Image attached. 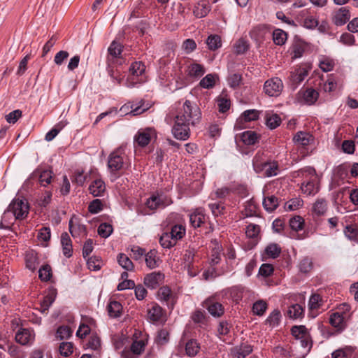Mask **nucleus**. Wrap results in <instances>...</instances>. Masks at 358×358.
Returning a JSON list of instances; mask_svg holds the SVG:
<instances>
[{
    "label": "nucleus",
    "mask_w": 358,
    "mask_h": 358,
    "mask_svg": "<svg viewBox=\"0 0 358 358\" xmlns=\"http://www.w3.org/2000/svg\"><path fill=\"white\" fill-rule=\"evenodd\" d=\"M125 157L124 149L122 146L112 152L108 158V167L111 173L120 171L124 166Z\"/></svg>",
    "instance_id": "3"
},
{
    "label": "nucleus",
    "mask_w": 358,
    "mask_h": 358,
    "mask_svg": "<svg viewBox=\"0 0 358 358\" xmlns=\"http://www.w3.org/2000/svg\"><path fill=\"white\" fill-rule=\"evenodd\" d=\"M8 352L12 357V358L25 357L24 353L22 352L20 349L15 345H11L8 346Z\"/></svg>",
    "instance_id": "63"
},
{
    "label": "nucleus",
    "mask_w": 358,
    "mask_h": 358,
    "mask_svg": "<svg viewBox=\"0 0 358 358\" xmlns=\"http://www.w3.org/2000/svg\"><path fill=\"white\" fill-rule=\"evenodd\" d=\"M164 273L159 271L152 272L144 277L143 282L148 288L154 289L160 286L164 282Z\"/></svg>",
    "instance_id": "8"
},
{
    "label": "nucleus",
    "mask_w": 358,
    "mask_h": 358,
    "mask_svg": "<svg viewBox=\"0 0 358 358\" xmlns=\"http://www.w3.org/2000/svg\"><path fill=\"white\" fill-rule=\"evenodd\" d=\"M86 345L88 348L94 350H98L101 347V340L98 336L92 335Z\"/></svg>",
    "instance_id": "61"
},
{
    "label": "nucleus",
    "mask_w": 358,
    "mask_h": 358,
    "mask_svg": "<svg viewBox=\"0 0 358 358\" xmlns=\"http://www.w3.org/2000/svg\"><path fill=\"white\" fill-rule=\"evenodd\" d=\"M15 220H18L17 218L13 214L12 211L7 209L1 217L0 228L10 229Z\"/></svg>",
    "instance_id": "19"
},
{
    "label": "nucleus",
    "mask_w": 358,
    "mask_h": 358,
    "mask_svg": "<svg viewBox=\"0 0 358 358\" xmlns=\"http://www.w3.org/2000/svg\"><path fill=\"white\" fill-rule=\"evenodd\" d=\"M160 245L164 248H170L176 244V241L173 239L168 232L164 233L159 238Z\"/></svg>",
    "instance_id": "42"
},
{
    "label": "nucleus",
    "mask_w": 358,
    "mask_h": 358,
    "mask_svg": "<svg viewBox=\"0 0 358 358\" xmlns=\"http://www.w3.org/2000/svg\"><path fill=\"white\" fill-rule=\"evenodd\" d=\"M304 225V220L302 217L297 215L289 220V226L292 229L298 231L303 229Z\"/></svg>",
    "instance_id": "47"
},
{
    "label": "nucleus",
    "mask_w": 358,
    "mask_h": 358,
    "mask_svg": "<svg viewBox=\"0 0 358 358\" xmlns=\"http://www.w3.org/2000/svg\"><path fill=\"white\" fill-rule=\"evenodd\" d=\"M106 190V185L101 179H95L89 187L90 193L94 196H101Z\"/></svg>",
    "instance_id": "16"
},
{
    "label": "nucleus",
    "mask_w": 358,
    "mask_h": 358,
    "mask_svg": "<svg viewBox=\"0 0 358 358\" xmlns=\"http://www.w3.org/2000/svg\"><path fill=\"white\" fill-rule=\"evenodd\" d=\"M118 264L125 270L131 271L134 264L130 259L124 254L120 253L117 257Z\"/></svg>",
    "instance_id": "43"
},
{
    "label": "nucleus",
    "mask_w": 358,
    "mask_h": 358,
    "mask_svg": "<svg viewBox=\"0 0 358 358\" xmlns=\"http://www.w3.org/2000/svg\"><path fill=\"white\" fill-rule=\"evenodd\" d=\"M215 76L213 74H208L201 80L199 85L205 89L212 88L215 85Z\"/></svg>",
    "instance_id": "53"
},
{
    "label": "nucleus",
    "mask_w": 358,
    "mask_h": 358,
    "mask_svg": "<svg viewBox=\"0 0 358 358\" xmlns=\"http://www.w3.org/2000/svg\"><path fill=\"white\" fill-rule=\"evenodd\" d=\"M211 9L208 0H199L193 9V14L197 18L204 17Z\"/></svg>",
    "instance_id": "11"
},
{
    "label": "nucleus",
    "mask_w": 358,
    "mask_h": 358,
    "mask_svg": "<svg viewBox=\"0 0 358 358\" xmlns=\"http://www.w3.org/2000/svg\"><path fill=\"white\" fill-rule=\"evenodd\" d=\"M108 52L107 62L108 66L113 64L121 65L123 63V59L120 57L122 52V45L120 43L113 41L108 49Z\"/></svg>",
    "instance_id": "6"
},
{
    "label": "nucleus",
    "mask_w": 358,
    "mask_h": 358,
    "mask_svg": "<svg viewBox=\"0 0 358 358\" xmlns=\"http://www.w3.org/2000/svg\"><path fill=\"white\" fill-rule=\"evenodd\" d=\"M344 233L349 239L358 243V225H348L344 230Z\"/></svg>",
    "instance_id": "39"
},
{
    "label": "nucleus",
    "mask_w": 358,
    "mask_h": 358,
    "mask_svg": "<svg viewBox=\"0 0 358 358\" xmlns=\"http://www.w3.org/2000/svg\"><path fill=\"white\" fill-rule=\"evenodd\" d=\"M294 143L298 145L306 146L313 142V137L309 133L298 131L293 138Z\"/></svg>",
    "instance_id": "18"
},
{
    "label": "nucleus",
    "mask_w": 358,
    "mask_h": 358,
    "mask_svg": "<svg viewBox=\"0 0 358 358\" xmlns=\"http://www.w3.org/2000/svg\"><path fill=\"white\" fill-rule=\"evenodd\" d=\"M296 20L301 25L308 29H314L318 26L317 19L310 15L308 9L300 11L296 16Z\"/></svg>",
    "instance_id": "7"
},
{
    "label": "nucleus",
    "mask_w": 358,
    "mask_h": 358,
    "mask_svg": "<svg viewBox=\"0 0 358 358\" xmlns=\"http://www.w3.org/2000/svg\"><path fill=\"white\" fill-rule=\"evenodd\" d=\"M69 230L72 236L75 237L79 234L87 235L86 227L84 224H73V221L69 222Z\"/></svg>",
    "instance_id": "37"
},
{
    "label": "nucleus",
    "mask_w": 358,
    "mask_h": 358,
    "mask_svg": "<svg viewBox=\"0 0 358 358\" xmlns=\"http://www.w3.org/2000/svg\"><path fill=\"white\" fill-rule=\"evenodd\" d=\"M249 48V45L246 40L243 38L238 39L234 44V49L236 54L245 53Z\"/></svg>",
    "instance_id": "55"
},
{
    "label": "nucleus",
    "mask_w": 358,
    "mask_h": 358,
    "mask_svg": "<svg viewBox=\"0 0 358 358\" xmlns=\"http://www.w3.org/2000/svg\"><path fill=\"white\" fill-rule=\"evenodd\" d=\"M59 351L62 356L69 357L73 352V344L71 342H62L59 345Z\"/></svg>",
    "instance_id": "44"
},
{
    "label": "nucleus",
    "mask_w": 358,
    "mask_h": 358,
    "mask_svg": "<svg viewBox=\"0 0 358 358\" xmlns=\"http://www.w3.org/2000/svg\"><path fill=\"white\" fill-rule=\"evenodd\" d=\"M313 269V262L310 258L305 257L299 263V270L303 273H308Z\"/></svg>",
    "instance_id": "60"
},
{
    "label": "nucleus",
    "mask_w": 358,
    "mask_h": 358,
    "mask_svg": "<svg viewBox=\"0 0 358 358\" xmlns=\"http://www.w3.org/2000/svg\"><path fill=\"white\" fill-rule=\"evenodd\" d=\"M61 243L62 245L63 254L66 257L72 255V243L69 235L66 232H64L61 235Z\"/></svg>",
    "instance_id": "20"
},
{
    "label": "nucleus",
    "mask_w": 358,
    "mask_h": 358,
    "mask_svg": "<svg viewBox=\"0 0 358 358\" xmlns=\"http://www.w3.org/2000/svg\"><path fill=\"white\" fill-rule=\"evenodd\" d=\"M205 73L203 66L199 64H192L188 66V75L191 77H201Z\"/></svg>",
    "instance_id": "38"
},
{
    "label": "nucleus",
    "mask_w": 358,
    "mask_h": 358,
    "mask_svg": "<svg viewBox=\"0 0 358 358\" xmlns=\"http://www.w3.org/2000/svg\"><path fill=\"white\" fill-rule=\"evenodd\" d=\"M204 307L206 308L209 313L214 317H220L224 313L222 305L220 303L213 301L212 299L206 300Z\"/></svg>",
    "instance_id": "13"
},
{
    "label": "nucleus",
    "mask_w": 358,
    "mask_h": 358,
    "mask_svg": "<svg viewBox=\"0 0 358 358\" xmlns=\"http://www.w3.org/2000/svg\"><path fill=\"white\" fill-rule=\"evenodd\" d=\"M145 71V66L141 62H135L129 68L131 75L134 77L142 76Z\"/></svg>",
    "instance_id": "36"
},
{
    "label": "nucleus",
    "mask_w": 358,
    "mask_h": 358,
    "mask_svg": "<svg viewBox=\"0 0 358 358\" xmlns=\"http://www.w3.org/2000/svg\"><path fill=\"white\" fill-rule=\"evenodd\" d=\"M355 349L351 346H346L343 348L338 349L332 352V358H350L354 352Z\"/></svg>",
    "instance_id": "28"
},
{
    "label": "nucleus",
    "mask_w": 358,
    "mask_h": 358,
    "mask_svg": "<svg viewBox=\"0 0 358 358\" xmlns=\"http://www.w3.org/2000/svg\"><path fill=\"white\" fill-rule=\"evenodd\" d=\"M108 314L112 317H118L122 311V304L116 301H112L108 306Z\"/></svg>",
    "instance_id": "31"
},
{
    "label": "nucleus",
    "mask_w": 358,
    "mask_h": 358,
    "mask_svg": "<svg viewBox=\"0 0 358 358\" xmlns=\"http://www.w3.org/2000/svg\"><path fill=\"white\" fill-rule=\"evenodd\" d=\"M56 298V292L55 290H51L48 294L45 296L43 301L41 302V311L45 313L50 306L53 303Z\"/></svg>",
    "instance_id": "26"
},
{
    "label": "nucleus",
    "mask_w": 358,
    "mask_h": 358,
    "mask_svg": "<svg viewBox=\"0 0 358 358\" xmlns=\"http://www.w3.org/2000/svg\"><path fill=\"white\" fill-rule=\"evenodd\" d=\"M259 137L253 131H244L241 135L242 141L248 145L255 144L258 141Z\"/></svg>",
    "instance_id": "33"
},
{
    "label": "nucleus",
    "mask_w": 358,
    "mask_h": 358,
    "mask_svg": "<svg viewBox=\"0 0 358 358\" xmlns=\"http://www.w3.org/2000/svg\"><path fill=\"white\" fill-rule=\"evenodd\" d=\"M320 68L324 72H329L334 69L335 62L334 59L325 57L320 61Z\"/></svg>",
    "instance_id": "46"
},
{
    "label": "nucleus",
    "mask_w": 358,
    "mask_h": 358,
    "mask_svg": "<svg viewBox=\"0 0 358 358\" xmlns=\"http://www.w3.org/2000/svg\"><path fill=\"white\" fill-rule=\"evenodd\" d=\"M281 314L278 310H274L266 320L270 326H277L280 321Z\"/></svg>",
    "instance_id": "58"
},
{
    "label": "nucleus",
    "mask_w": 358,
    "mask_h": 358,
    "mask_svg": "<svg viewBox=\"0 0 358 358\" xmlns=\"http://www.w3.org/2000/svg\"><path fill=\"white\" fill-rule=\"evenodd\" d=\"M330 324L339 330L343 329L345 327V317L343 313L336 312L332 313L329 317Z\"/></svg>",
    "instance_id": "21"
},
{
    "label": "nucleus",
    "mask_w": 358,
    "mask_h": 358,
    "mask_svg": "<svg viewBox=\"0 0 358 358\" xmlns=\"http://www.w3.org/2000/svg\"><path fill=\"white\" fill-rule=\"evenodd\" d=\"M144 257L146 266L150 269H153L158 266L159 259L157 257V251L156 250H150L145 253Z\"/></svg>",
    "instance_id": "22"
},
{
    "label": "nucleus",
    "mask_w": 358,
    "mask_h": 358,
    "mask_svg": "<svg viewBox=\"0 0 358 358\" xmlns=\"http://www.w3.org/2000/svg\"><path fill=\"white\" fill-rule=\"evenodd\" d=\"M308 74V70L306 68H299L291 72L289 80L295 86L301 83Z\"/></svg>",
    "instance_id": "17"
},
{
    "label": "nucleus",
    "mask_w": 358,
    "mask_h": 358,
    "mask_svg": "<svg viewBox=\"0 0 358 358\" xmlns=\"http://www.w3.org/2000/svg\"><path fill=\"white\" fill-rule=\"evenodd\" d=\"M145 343L143 340L135 341L131 344L130 349L138 357L145 349Z\"/></svg>",
    "instance_id": "59"
},
{
    "label": "nucleus",
    "mask_w": 358,
    "mask_h": 358,
    "mask_svg": "<svg viewBox=\"0 0 358 358\" xmlns=\"http://www.w3.org/2000/svg\"><path fill=\"white\" fill-rule=\"evenodd\" d=\"M273 39L276 45H282L287 39V34L280 29H276L273 33Z\"/></svg>",
    "instance_id": "50"
},
{
    "label": "nucleus",
    "mask_w": 358,
    "mask_h": 358,
    "mask_svg": "<svg viewBox=\"0 0 358 358\" xmlns=\"http://www.w3.org/2000/svg\"><path fill=\"white\" fill-rule=\"evenodd\" d=\"M328 210V201L324 198H317L312 204L311 215L313 217L325 215Z\"/></svg>",
    "instance_id": "9"
},
{
    "label": "nucleus",
    "mask_w": 358,
    "mask_h": 358,
    "mask_svg": "<svg viewBox=\"0 0 358 358\" xmlns=\"http://www.w3.org/2000/svg\"><path fill=\"white\" fill-rule=\"evenodd\" d=\"M67 124L66 122H59L55 127L48 131L45 137L47 141H51L59 134V132Z\"/></svg>",
    "instance_id": "41"
},
{
    "label": "nucleus",
    "mask_w": 358,
    "mask_h": 358,
    "mask_svg": "<svg viewBox=\"0 0 358 358\" xmlns=\"http://www.w3.org/2000/svg\"><path fill=\"white\" fill-rule=\"evenodd\" d=\"M319 93L314 89H307L303 93L304 101L308 105L313 104L318 99Z\"/></svg>",
    "instance_id": "32"
},
{
    "label": "nucleus",
    "mask_w": 358,
    "mask_h": 358,
    "mask_svg": "<svg viewBox=\"0 0 358 358\" xmlns=\"http://www.w3.org/2000/svg\"><path fill=\"white\" fill-rule=\"evenodd\" d=\"M304 310L299 304H293L290 306L287 311V315L289 318L297 319L303 315Z\"/></svg>",
    "instance_id": "30"
},
{
    "label": "nucleus",
    "mask_w": 358,
    "mask_h": 358,
    "mask_svg": "<svg viewBox=\"0 0 358 358\" xmlns=\"http://www.w3.org/2000/svg\"><path fill=\"white\" fill-rule=\"evenodd\" d=\"M39 278L42 281H48L52 276V269L50 265H43L38 271Z\"/></svg>",
    "instance_id": "54"
},
{
    "label": "nucleus",
    "mask_w": 358,
    "mask_h": 358,
    "mask_svg": "<svg viewBox=\"0 0 358 358\" xmlns=\"http://www.w3.org/2000/svg\"><path fill=\"white\" fill-rule=\"evenodd\" d=\"M266 125L271 129H275L281 122V118L277 114L267 113L266 115Z\"/></svg>",
    "instance_id": "40"
},
{
    "label": "nucleus",
    "mask_w": 358,
    "mask_h": 358,
    "mask_svg": "<svg viewBox=\"0 0 358 358\" xmlns=\"http://www.w3.org/2000/svg\"><path fill=\"white\" fill-rule=\"evenodd\" d=\"M152 133V129L150 128L140 130L135 136L134 140L138 145L145 147L150 143Z\"/></svg>",
    "instance_id": "14"
},
{
    "label": "nucleus",
    "mask_w": 358,
    "mask_h": 358,
    "mask_svg": "<svg viewBox=\"0 0 358 358\" xmlns=\"http://www.w3.org/2000/svg\"><path fill=\"white\" fill-rule=\"evenodd\" d=\"M113 229L111 224L102 223L98 227V234L102 238H108L113 232Z\"/></svg>",
    "instance_id": "49"
},
{
    "label": "nucleus",
    "mask_w": 358,
    "mask_h": 358,
    "mask_svg": "<svg viewBox=\"0 0 358 358\" xmlns=\"http://www.w3.org/2000/svg\"><path fill=\"white\" fill-rule=\"evenodd\" d=\"M267 308V304L265 301L260 300L255 302L252 306V311L254 314L257 315H262Z\"/></svg>",
    "instance_id": "57"
},
{
    "label": "nucleus",
    "mask_w": 358,
    "mask_h": 358,
    "mask_svg": "<svg viewBox=\"0 0 358 358\" xmlns=\"http://www.w3.org/2000/svg\"><path fill=\"white\" fill-rule=\"evenodd\" d=\"M350 13L345 7H342L335 12L332 21L336 26L345 24L350 19Z\"/></svg>",
    "instance_id": "12"
},
{
    "label": "nucleus",
    "mask_w": 358,
    "mask_h": 358,
    "mask_svg": "<svg viewBox=\"0 0 358 358\" xmlns=\"http://www.w3.org/2000/svg\"><path fill=\"white\" fill-rule=\"evenodd\" d=\"M264 176L271 177L277 176L279 172V166L277 162H267L264 166Z\"/></svg>",
    "instance_id": "27"
},
{
    "label": "nucleus",
    "mask_w": 358,
    "mask_h": 358,
    "mask_svg": "<svg viewBox=\"0 0 358 358\" xmlns=\"http://www.w3.org/2000/svg\"><path fill=\"white\" fill-rule=\"evenodd\" d=\"M143 105L144 101L142 99L137 104L131 103L130 108L131 110L130 113H132L133 115H137L146 111L149 107L148 106L144 107Z\"/></svg>",
    "instance_id": "51"
},
{
    "label": "nucleus",
    "mask_w": 358,
    "mask_h": 358,
    "mask_svg": "<svg viewBox=\"0 0 358 358\" xmlns=\"http://www.w3.org/2000/svg\"><path fill=\"white\" fill-rule=\"evenodd\" d=\"M283 90V83L282 80L274 77L267 80L264 85V91L269 96H279Z\"/></svg>",
    "instance_id": "5"
},
{
    "label": "nucleus",
    "mask_w": 358,
    "mask_h": 358,
    "mask_svg": "<svg viewBox=\"0 0 358 358\" xmlns=\"http://www.w3.org/2000/svg\"><path fill=\"white\" fill-rule=\"evenodd\" d=\"M298 176L303 177L304 181L301 184V191L307 195H315L320 190V179L313 167H305L298 171Z\"/></svg>",
    "instance_id": "2"
},
{
    "label": "nucleus",
    "mask_w": 358,
    "mask_h": 358,
    "mask_svg": "<svg viewBox=\"0 0 358 358\" xmlns=\"http://www.w3.org/2000/svg\"><path fill=\"white\" fill-rule=\"evenodd\" d=\"M8 209L12 211L13 214L20 220L27 217L29 208L25 200L15 199L8 206Z\"/></svg>",
    "instance_id": "4"
},
{
    "label": "nucleus",
    "mask_w": 358,
    "mask_h": 358,
    "mask_svg": "<svg viewBox=\"0 0 358 358\" xmlns=\"http://www.w3.org/2000/svg\"><path fill=\"white\" fill-rule=\"evenodd\" d=\"M252 351V346L250 345H241L236 353V358H245Z\"/></svg>",
    "instance_id": "64"
},
{
    "label": "nucleus",
    "mask_w": 358,
    "mask_h": 358,
    "mask_svg": "<svg viewBox=\"0 0 358 358\" xmlns=\"http://www.w3.org/2000/svg\"><path fill=\"white\" fill-rule=\"evenodd\" d=\"M291 332L292 336L298 340L308 334L307 329L304 326H294L292 328Z\"/></svg>",
    "instance_id": "52"
},
{
    "label": "nucleus",
    "mask_w": 358,
    "mask_h": 358,
    "mask_svg": "<svg viewBox=\"0 0 358 358\" xmlns=\"http://www.w3.org/2000/svg\"><path fill=\"white\" fill-rule=\"evenodd\" d=\"M34 340V335L28 329L20 328L15 334V341L18 343L24 345Z\"/></svg>",
    "instance_id": "15"
},
{
    "label": "nucleus",
    "mask_w": 358,
    "mask_h": 358,
    "mask_svg": "<svg viewBox=\"0 0 358 358\" xmlns=\"http://www.w3.org/2000/svg\"><path fill=\"white\" fill-rule=\"evenodd\" d=\"M263 153L257 152L253 158L252 164L256 173H260L264 171V166L267 163Z\"/></svg>",
    "instance_id": "25"
},
{
    "label": "nucleus",
    "mask_w": 358,
    "mask_h": 358,
    "mask_svg": "<svg viewBox=\"0 0 358 358\" xmlns=\"http://www.w3.org/2000/svg\"><path fill=\"white\" fill-rule=\"evenodd\" d=\"M200 350V345L196 340L191 339L185 345V352L187 356L194 357Z\"/></svg>",
    "instance_id": "29"
},
{
    "label": "nucleus",
    "mask_w": 358,
    "mask_h": 358,
    "mask_svg": "<svg viewBox=\"0 0 358 358\" xmlns=\"http://www.w3.org/2000/svg\"><path fill=\"white\" fill-rule=\"evenodd\" d=\"M158 298L160 301L166 302L169 308L173 309L176 299L171 289L168 286H163L159 288L157 292Z\"/></svg>",
    "instance_id": "10"
},
{
    "label": "nucleus",
    "mask_w": 358,
    "mask_h": 358,
    "mask_svg": "<svg viewBox=\"0 0 358 358\" xmlns=\"http://www.w3.org/2000/svg\"><path fill=\"white\" fill-rule=\"evenodd\" d=\"M206 44L209 50H216L222 45L221 38L216 34L210 35L206 40Z\"/></svg>",
    "instance_id": "35"
},
{
    "label": "nucleus",
    "mask_w": 358,
    "mask_h": 358,
    "mask_svg": "<svg viewBox=\"0 0 358 358\" xmlns=\"http://www.w3.org/2000/svg\"><path fill=\"white\" fill-rule=\"evenodd\" d=\"M263 206L268 212L273 211L278 206V198L273 195L265 197L263 201Z\"/></svg>",
    "instance_id": "34"
},
{
    "label": "nucleus",
    "mask_w": 358,
    "mask_h": 358,
    "mask_svg": "<svg viewBox=\"0 0 358 358\" xmlns=\"http://www.w3.org/2000/svg\"><path fill=\"white\" fill-rule=\"evenodd\" d=\"M189 220L194 227H199L206 220V215L203 210L196 209L190 215Z\"/></svg>",
    "instance_id": "24"
},
{
    "label": "nucleus",
    "mask_w": 358,
    "mask_h": 358,
    "mask_svg": "<svg viewBox=\"0 0 358 358\" xmlns=\"http://www.w3.org/2000/svg\"><path fill=\"white\" fill-rule=\"evenodd\" d=\"M163 309L158 304L155 303L148 310V317L152 322H160L163 320Z\"/></svg>",
    "instance_id": "23"
},
{
    "label": "nucleus",
    "mask_w": 358,
    "mask_h": 358,
    "mask_svg": "<svg viewBox=\"0 0 358 358\" xmlns=\"http://www.w3.org/2000/svg\"><path fill=\"white\" fill-rule=\"evenodd\" d=\"M171 235L172 238L177 242L178 240L181 239L185 234V229L182 225H175L171 228V231L168 232Z\"/></svg>",
    "instance_id": "45"
},
{
    "label": "nucleus",
    "mask_w": 358,
    "mask_h": 358,
    "mask_svg": "<svg viewBox=\"0 0 358 358\" xmlns=\"http://www.w3.org/2000/svg\"><path fill=\"white\" fill-rule=\"evenodd\" d=\"M71 334L72 331L68 326H62L57 331V336L61 340L69 338Z\"/></svg>",
    "instance_id": "62"
},
{
    "label": "nucleus",
    "mask_w": 358,
    "mask_h": 358,
    "mask_svg": "<svg viewBox=\"0 0 358 358\" xmlns=\"http://www.w3.org/2000/svg\"><path fill=\"white\" fill-rule=\"evenodd\" d=\"M52 177V173L49 170L41 171L38 176L39 182L41 185L46 186L50 184Z\"/></svg>",
    "instance_id": "56"
},
{
    "label": "nucleus",
    "mask_w": 358,
    "mask_h": 358,
    "mask_svg": "<svg viewBox=\"0 0 358 358\" xmlns=\"http://www.w3.org/2000/svg\"><path fill=\"white\" fill-rule=\"evenodd\" d=\"M265 252L268 257L275 259L280 255L281 248L278 244L271 243L266 248Z\"/></svg>",
    "instance_id": "48"
},
{
    "label": "nucleus",
    "mask_w": 358,
    "mask_h": 358,
    "mask_svg": "<svg viewBox=\"0 0 358 358\" xmlns=\"http://www.w3.org/2000/svg\"><path fill=\"white\" fill-rule=\"evenodd\" d=\"M201 118V112L197 105L186 100L175 117L172 128L173 136L178 140L186 141L190 136V126L196 125Z\"/></svg>",
    "instance_id": "1"
}]
</instances>
